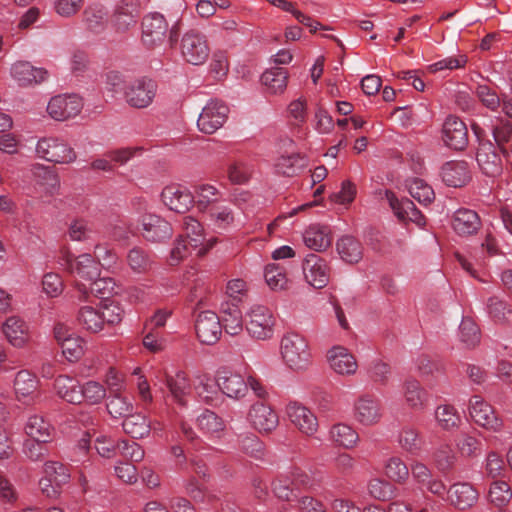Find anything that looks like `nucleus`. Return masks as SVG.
<instances>
[{"label": "nucleus", "instance_id": "nucleus-4", "mask_svg": "<svg viewBox=\"0 0 512 512\" xmlns=\"http://www.w3.org/2000/svg\"><path fill=\"white\" fill-rule=\"evenodd\" d=\"M310 475L301 468L294 467L284 474L279 475L271 484L274 495L283 501H291L301 488L311 485Z\"/></svg>", "mask_w": 512, "mask_h": 512}, {"label": "nucleus", "instance_id": "nucleus-35", "mask_svg": "<svg viewBox=\"0 0 512 512\" xmlns=\"http://www.w3.org/2000/svg\"><path fill=\"white\" fill-rule=\"evenodd\" d=\"M222 330L231 336L239 335L243 331V317L239 307L234 303L222 304Z\"/></svg>", "mask_w": 512, "mask_h": 512}, {"label": "nucleus", "instance_id": "nucleus-49", "mask_svg": "<svg viewBox=\"0 0 512 512\" xmlns=\"http://www.w3.org/2000/svg\"><path fill=\"white\" fill-rule=\"evenodd\" d=\"M435 420L443 430L458 428L461 423V417L457 410L449 404L439 405L435 409Z\"/></svg>", "mask_w": 512, "mask_h": 512}, {"label": "nucleus", "instance_id": "nucleus-57", "mask_svg": "<svg viewBox=\"0 0 512 512\" xmlns=\"http://www.w3.org/2000/svg\"><path fill=\"white\" fill-rule=\"evenodd\" d=\"M127 263L135 273H145L151 268L152 260L142 248L134 247L127 254Z\"/></svg>", "mask_w": 512, "mask_h": 512}, {"label": "nucleus", "instance_id": "nucleus-12", "mask_svg": "<svg viewBox=\"0 0 512 512\" xmlns=\"http://www.w3.org/2000/svg\"><path fill=\"white\" fill-rule=\"evenodd\" d=\"M83 108L82 99L76 94L57 95L47 105L48 114L57 121L77 116Z\"/></svg>", "mask_w": 512, "mask_h": 512}, {"label": "nucleus", "instance_id": "nucleus-44", "mask_svg": "<svg viewBox=\"0 0 512 512\" xmlns=\"http://www.w3.org/2000/svg\"><path fill=\"white\" fill-rule=\"evenodd\" d=\"M306 166V159L300 153L292 152L289 155H281L276 163L275 170L278 174L284 176H294Z\"/></svg>", "mask_w": 512, "mask_h": 512}, {"label": "nucleus", "instance_id": "nucleus-48", "mask_svg": "<svg viewBox=\"0 0 512 512\" xmlns=\"http://www.w3.org/2000/svg\"><path fill=\"white\" fill-rule=\"evenodd\" d=\"M422 439L419 431L411 426H404L398 434V444L406 452L417 455L422 448Z\"/></svg>", "mask_w": 512, "mask_h": 512}, {"label": "nucleus", "instance_id": "nucleus-37", "mask_svg": "<svg viewBox=\"0 0 512 512\" xmlns=\"http://www.w3.org/2000/svg\"><path fill=\"white\" fill-rule=\"evenodd\" d=\"M124 432L134 439L147 437L151 432V423L142 413H130L122 422Z\"/></svg>", "mask_w": 512, "mask_h": 512}, {"label": "nucleus", "instance_id": "nucleus-51", "mask_svg": "<svg viewBox=\"0 0 512 512\" xmlns=\"http://www.w3.org/2000/svg\"><path fill=\"white\" fill-rule=\"evenodd\" d=\"M195 197L199 210L206 212L211 204L221 198V192L215 186L203 183L196 187Z\"/></svg>", "mask_w": 512, "mask_h": 512}, {"label": "nucleus", "instance_id": "nucleus-39", "mask_svg": "<svg viewBox=\"0 0 512 512\" xmlns=\"http://www.w3.org/2000/svg\"><path fill=\"white\" fill-rule=\"evenodd\" d=\"M336 248L340 258L347 263H358L363 257L362 244L353 236H342L338 239Z\"/></svg>", "mask_w": 512, "mask_h": 512}, {"label": "nucleus", "instance_id": "nucleus-28", "mask_svg": "<svg viewBox=\"0 0 512 512\" xmlns=\"http://www.w3.org/2000/svg\"><path fill=\"white\" fill-rule=\"evenodd\" d=\"M479 122V120H477ZM485 123L482 125L485 127H490L493 139L496 143V147L500 150L501 153H506L505 144L508 143L512 139V123L508 120L502 118H486L483 117L480 120V123Z\"/></svg>", "mask_w": 512, "mask_h": 512}, {"label": "nucleus", "instance_id": "nucleus-8", "mask_svg": "<svg viewBox=\"0 0 512 512\" xmlns=\"http://www.w3.org/2000/svg\"><path fill=\"white\" fill-rule=\"evenodd\" d=\"M229 108L219 100H210L202 109L197 127L205 134H213L220 129L228 118Z\"/></svg>", "mask_w": 512, "mask_h": 512}, {"label": "nucleus", "instance_id": "nucleus-5", "mask_svg": "<svg viewBox=\"0 0 512 512\" xmlns=\"http://www.w3.org/2000/svg\"><path fill=\"white\" fill-rule=\"evenodd\" d=\"M36 153L40 158L58 164L72 163L76 159L74 149L56 137L41 138L37 142Z\"/></svg>", "mask_w": 512, "mask_h": 512}, {"label": "nucleus", "instance_id": "nucleus-38", "mask_svg": "<svg viewBox=\"0 0 512 512\" xmlns=\"http://www.w3.org/2000/svg\"><path fill=\"white\" fill-rule=\"evenodd\" d=\"M77 323L88 332H100L104 328L100 307L92 305L81 306L77 313Z\"/></svg>", "mask_w": 512, "mask_h": 512}, {"label": "nucleus", "instance_id": "nucleus-36", "mask_svg": "<svg viewBox=\"0 0 512 512\" xmlns=\"http://www.w3.org/2000/svg\"><path fill=\"white\" fill-rule=\"evenodd\" d=\"M165 382L173 400L184 406L186 404L185 398L191 390L186 374L183 371H178L175 375H167Z\"/></svg>", "mask_w": 512, "mask_h": 512}, {"label": "nucleus", "instance_id": "nucleus-54", "mask_svg": "<svg viewBox=\"0 0 512 512\" xmlns=\"http://www.w3.org/2000/svg\"><path fill=\"white\" fill-rule=\"evenodd\" d=\"M367 490L372 498L387 501L393 497L395 487L389 481L376 477L368 481Z\"/></svg>", "mask_w": 512, "mask_h": 512}, {"label": "nucleus", "instance_id": "nucleus-41", "mask_svg": "<svg viewBox=\"0 0 512 512\" xmlns=\"http://www.w3.org/2000/svg\"><path fill=\"white\" fill-rule=\"evenodd\" d=\"M287 80V71L279 67L267 69L261 76V82L270 94L283 93L287 87Z\"/></svg>", "mask_w": 512, "mask_h": 512}, {"label": "nucleus", "instance_id": "nucleus-29", "mask_svg": "<svg viewBox=\"0 0 512 512\" xmlns=\"http://www.w3.org/2000/svg\"><path fill=\"white\" fill-rule=\"evenodd\" d=\"M303 241L314 251H324L332 242L330 228L326 225L312 224L304 231Z\"/></svg>", "mask_w": 512, "mask_h": 512}, {"label": "nucleus", "instance_id": "nucleus-40", "mask_svg": "<svg viewBox=\"0 0 512 512\" xmlns=\"http://www.w3.org/2000/svg\"><path fill=\"white\" fill-rule=\"evenodd\" d=\"M139 11L132 3H122L115 11L113 26L118 32H126L137 23Z\"/></svg>", "mask_w": 512, "mask_h": 512}, {"label": "nucleus", "instance_id": "nucleus-58", "mask_svg": "<svg viewBox=\"0 0 512 512\" xmlns=\"http://www.w3.org/2000/svg\"><path fill=\"white\" fill-rule=\"evenodd\" d=\"M488 498L496 507L505 506L512 498L509 484L505 481H494L490 485Z\"/></svg>", "mask_w": 512, "mask_h": 512}, {"label": "nucleus", "instance_id": "nucleus-24", "mask_svg": "<svg viewBox=\"0 0 512 512\" xmlns=\"http://www.w3.org/2000/svg\"><path fill=\"white\" fill-rule=\"evenodd\" d=\"M451 225L458 235L470 236L480 229L481 220L476 211L461 208L454 212Z\"/></svg>", "mask_w": 512, "mask_h": 512}, {"label": "nucleus", "instance_id": "nucleus-42", "mask_svg": "<svg viewBox=\"0 0 512 512\" xmlns=\"http://www.w3.org/2000/svg\"><path fill=\"white\" fill-rule=\"evenodd\" d=\"M106 408L109 415L114 419L126 418L133 412L134 405L130 398L123 392L111 394L107 398Z\"/></svg>", "mask_w": 512, "mask_h": 512}, {"label": "nucleus", "instance_id": "nucleus-13", "mask_svg": "<svg viewBox=\"0 0 512 512\" xmlns=\"http://www.w3.org/2000/svg\"><path fill=\"white\" fill-rule=\"evenodd\" d=\"M442 139L451 149L462 151L469 143L466 124L455 115H449L442 126Z\"/></svg>", "mask_w": 512, "mask_h": 512}, {"label": "nucleus", "instance_id": "nucleus-27", "mask_svg": "<svg viewBox=\"0 0 512 512\" xmlns=\"http://www.w3.org/2000/svg\"><path fill=\"white\" fill-rule=\"evenodd\" d=\"M385 197L399 220H409L418 224L423 220V216L411 200L407 198L398 199L396 195L389 190H386Z\"/></svg>", "mask_w": 512, "mask_h": 512}, {"label": "nucleus", "instance_id": "nucleus-64", "mask_svg": "<svg viewBox=\"0 0 512 512\" xmlns=\"http://www.w3.org/2000/svg\"><path fill=\"white\" fill-rule=\"evenodd\" d=\"M434 461L439 471L446 472L454 466L456 455L449 445H442L435 451Z\"/></svg>", "mask_w": 512, "mask_h": 512}, {"label": "nucleus", "instance_id": "nucleus-47", "mask_svg": "<svg viewBox=\"0 0 512 512\" xmlns=\"http://www.w3.org/2000/svg\"><path fill=\"white\" fill-rule=\"evenodd\" d=\"M198 428L206 435L219 437L225 430V422L215 412L203 411L197 417Z\"/></svg>", "mask_w": 512, "mask_h": 512}, {"label": "nucleus", "instance_id": "nucleus-18", "mask_svg": "<svg viewBox=\"0 0 512 512\" xmlns=\"http://www.w3.org/2000/svg\"><path fill=\"white\" fill-rule=\"evenodd\" d=\"M355 420L363 426H373L382 418L379 400L370 395L360 396L354 403Z\"/></svg>", "mask_w": 512, "mask_h": 512}, {"label": "nucleus", "instance_id": "nucleus-11", "mask_svg": "<svg viewBox=\"0 0 512 512\" xmlns=\"http://www.w3.org/2000/svg\"><path fill=\"white\" fill-rule=\"evenodd\" d=\"M195 331L201 343L206 345L217 343L222 335L219 316L210 310L200 312L195 321Z\"/></svg>", "mask_w": 512, "mask_h": 512}, {"label": "nucleus", "instance_id": "nucleus-6", "mask_svg": "<svg viewBox=\"0 0 512 512\" xmlns=\"http://www.w3.org/2000/svg\"><path fill=\"white\" fill-rule=\"evenodd\" d=\"M180 50L185 61L192 65L204 64L210 54L205 35L195 30H190L183 35Z\"/></svg>", "mask_w": 512, "mask_h": 512}, {"label": "nucleus", "instance_id": "nucleus-63", "mask_svg": "<svg viewBox=\"0 0 512 512\" xmlns=\"http://www.w3.org/2000/svg\"><path fill=\"white\" fill-rule=\"evenodd\" d=\"M478 99L489 110L496 111L501 105V98L491 87L485 84L478 85L475 91Z\"/></svg>", "mask_w": 512, "mask_h": 512}, {"label": "nucleus", "instance_id": "nucleus-2", "mask_svg": "<svg viewBox=\"0 0 512 512\" xmlns=\"http://www.w3.org/2000/svg\"><path fill=\"white\" fill-rule=\"evenodd\" d=\"M284 364L293 371H305L311 364V351L307 339L296 332L286 333L280 342Z\"/></svg>", "mask_w": 512, "mask_h": 512}, {"label": "nucleus", "instance_id": "nucleus-14", "mask_svg": "<svg viewBox=\"0 0 512 512\" xmlns=\"http://www.w3.org/2000/svg\"><path fill=\"white\" fill-rule=\"evenodd\" d=\"M142 236L149 242L161 243L173 235L172 225L156 214H145L141 219Z\"/></svg>", "mask_w": 512, "mask_h": 512}, {"label": "nucleus", "instance_id": "nucleus-43", "mask_svg": "<svg viewBox=\"0 0 512 512\" xmlns=\"http://www.w3.org/2000/svg\"><path fill=\"white\" fill-rule=\"evenodd\" d=\"M330 439L339 446L346 449L353 448L358 440V433L349 425L338 423L333 425L329 431Z\"/></svg>", "mask_w": 512, "mask_h": 512}, {"label": "nucleus", "instance_id": "nucleus-33", "mask_svg": "<svg viewBox=\"0 0 512 512\" xmlns=\"http://www.w3.org/2000/svg\"><path fill=\"white\" fill-rule=\"evenodd\" d=\"M234 213L228 206H214L207 210L208 226L217 233L229 230L234 224Z\"/></svg>", "mask_w": 512, "mask_h": 512}, {"label": "nucleus", "instance_id": "nucleus-52", "mask_svg": "<svg viewBox=\"0 0 512 512\" xmlns=\"http://www.w3.org/2000/svg\"><path fill=\"white\" fill-rule=\"evenodd\" d=\"M456 447L463 457H477L482 453V442L474 435L461 433L455 440Z\"/></svg>", "mask_w": 512, "mask_h": 512}, {"label": "nucleus", "instance_id": "nucleus-62", "mask_svg": "<svg viewBox=\"0 0 512 512\" xmlns=\"http://www.w3.org/2000/svg\"><path fill=\"white\" fill-rule=\"evenodd\" d=\"M487 312L496 321L506 322L509 315H512V309L507 303L496 296H492L487 301Z\"/></svg>", "mask_w": 512, "mask_h": 512}, {"label": "nucleus", "instance_id": "nucleus-3", "mask_svg": "<svg viewBox=\"0 0 512 512\" xmlns=\"http://www.w3.org/2000/svg\"><path fill=\"white\" fill-rule=\"evenodd\" d=\"M276 318L267 306L254 304L246 312V331L258 341H267L275 333Z\"/></svg>", "mask_w": 512, "mask_h": 512}, {"label": "nucleus", "instance_id": "nucleus-25", "mask_svg": "<svg viewBox=\"0 0 512 512\" xmlns=\"http://www.w3.org/2000/svg\"><path fill=\"white\" fill-rule=\"evenodd\" d=\"M241 374L225 372L218 377L217 384L224 395L231 399L240 400L248 393V384Z\"/></svg>", "mask_w": 512, "mask_h": 512}, {"label": "nucleus", "instance_id": "nucleus-22", "mask_svg": "<svg viewBox=\"0 0 512 512\" xmlns=\"http://www.w3.org/2000/svg\"><path fill=\"white\" fill-rule=\"evenodd\" d=\"M330 368L339 375H353L358 364L352 353L343 346H334L327 353Z\"/></svg>", "mask_w": 512, "mask_h": 512}, {"label": "nucleus", "instance_id": "nucleus-10", "mask_svg": "<svg viewBox=\"0 0 512 512\" xmlns=\"http://www.w3.org/2000/svg\"><path fill=\"white\" fill-rule=\"evenodd\" d=\"M61 265L72 275L89 283L100 274L98 263L91 254L84 253L77 257L67 254L62 258Z\"/></svg>", "mask_w": 512, "mask_h": 512}, {"label": "nucleus", "instance_id": "nucleus-60", "mask_svg": "<svg viewBox=\"0 0 512 512\" xmlns=\"http://www.w3.org/2000/svg\"><path fill=\"white\" fill-rule=\"evenodd\" d=\"M408 191L410 195L422 204H429L434 199L433 189L422 179H412L408 184Z\"/></svg>", "mask_w": 512, "mask_h": 512}, {"label": "nucleus", "instance_id": "nucleus-19", "mask_svg": "<svg viewBox=\"0 0 512 512\" xmlns=\"http://www.w3.org/2000/svg\"><path fill=\"white\" fill-rule=\"evenodd\" d=\"M161 198L169 210L176 213L187 212L194 203V196L186 188L178 184L166 186L161 193Z\"/></svg>", "mask_w": 512, "mask_h": 512}, {"label": "nucleus", "instance_id": "nucleus-61", "mask_svg": "<svg viewBox=\"0 0 512 512\" xmlns=\"http://www.w3.org/2000/svg\"><path fill=\"white\" fill-rule=\"evenodd\" d=\"M81 402L86 401L91 405H96L102 402L106 397V388L97 381H88L81 386Z\"/></svg>", "mask_w": 512, "mask_h": 512}, {"label": "nucleus", "instance_id": "nucleus-45", "mask_svg": "<svg viewBox=\"0 0 512 512\" xmlns=\"http://www.w3.org/2000/svg\"><path fill=\"white\" fill-rule=\"evenodd\" d=\"M385 475L391 481L404 484L409 478V467L399 456L388 457L383 464Z\"/></svg>", "mask_w": 512, "mask_h": 512}, {"label": "nucleus", "instance_id": "nucleus-56", "mask_svg": "<svg viewBox=\"0 0 512 512\" xmlns=\"http://www.w3.org/2000/svg\"><path fill=\"white\" fill-rule=\"evenodd\" d=\"M183 229L186 232L187 238L190 239L189 244L191 247L198 248L205 244L204 229L197 219L191 216L184 217Z\"/></svg>", "mask_w": 512, "mask_h": 512}, {"label": "nucleus", "instance_id": "nucleus-15", "mask_svg": "<svg viewBox=\"0 0 512 512\" xmlns=\"http://www.w3.org/2000/svg\"><path fill=\"white\" fill-rule=\"evenodd\" d=\"M303 273L306 281L314 288L325 287L330 279V268L327 262L316 254H308L303 262Z\"/></svg>", "mask_w": 512, "mask_h": 512}, {"label": "nucleus", "instance_id": "nucleus-26", "mask_svg": "<svg viewBox=\"0 0 512 512\" xmlns=\"http://www.w3.org/2000/svg\"><path fill=\"white\" fill-rule=\"evenodd\" d=\"M10 73L13 79L22 86L41 83L47 77L46 70L34 67L26 61L14 63L10 69Z\"/></svg>", "mask_w": 512, "mask_h": 512}, {"label": "nucleus", "instance_id": "nucleus-46", "mask_svg": "<svg viewBox=\"0 0 512 512\" xmlns=\"http://www.w3.org/2000/svg\"><path fill=\"white\" fill-rule=\"evenodd\" d=\"M38 380L36 376L29 371L22 370L16 374L14 380V389L18 400L25 398L33 399V395L37 389Z\"/></svg>", "mask_w": 512, "mask_h": 512}, {"label": "nucleus", "instance_id": "nucleus-1", "mask_svg": "<svg viewBox=\"0 0 512 512\" xmlns=\"http://www.w3.org/2000/svg\"><path fill=\"white\" fill-rule=\"evenodd\" d=\"M476 119L470 123L472 132L478 140L476 160L481 171L488 177H497L503 171L502 158L499 149L488 139V132Z\"/></svg>", "mask_w": 512, "mask_h": 512}, {"label": "nucleus", "instance_id": "nucleus-34", "mask_svg": "<svg viewBox=\"0 0 512 512\" xmlns=\"http://www.w3.org/2000/svg\"><path fill=\"white\" fill-rule=\"evenodd\" d=\"M54 388L57 395L63 400L72 404L81 403V385L77 379L60 375L55 380Z\"/></svg>", "mask_w": 512, "mask_h": 512}, {"label": "nucleus", "instance_id": "nucleus-17", "mask_svg": "<svg viewBox=\"0 0 512 512\" xmlns=\"http://www.w3.org/2000/svg\"><path fill=\"white\" fill-rule=\"evenodd\" d=\"M168 30V24L160 13H150L142 21V41L147 47L161 44Z\"/></svg>", "mask_w": 512, "mask_h": 512}, {"label": "nucleus", "instance_id": "nucleus-9", "mask_svg": "<svg viewBox=\"0 0 512 512\" xmlns=\"http://www.w3.org/2000/svg\"><path fill=\"white\" fill-rule=\"evenodd\" d=\"M469 413L474 422L486 430L498 432L502 428V420L496 415L494 408L479 395L471 397Z\"/></svg>", "mask_w": 512, "mask_h": 512}, {"label": "nucleus", "instance_id": "nucleus-32", "mask_svg": "<svg viewBox=\"0 0 512 512\" xmlns=\"http://www.w3.org/2000/svg\"><path fill=\"white\" fill-rule=\"evenodd\" d=\"M2 331L7 340L15 347H22L28 341L27 324L18 316H10L2 325Z\"/></svg>", "mask_w": 512, "mask_h": 512}, {"label": "nucleus", "instance_id": "nucleus-7", "mask_svg": "<svg viewBox=\"0 0 512 512\" xmlns=\"http://www.w3.org/2000/svg\"><path fill=\"white\" fill-rule=\"evenodd\" d=\"M156 93V82L150 78L142 77L129 82L125 86L124 97L131 107L142 109L152 103Z\"/></svg>", "mask_w": 512, "mask_h": 512}, {"label": "nucleus", "instance_id": "nucleus-23", "mask_svg": "<svg viewBox=\"0 0 512 512\" xmlns=\"http://www.w3.org/2000/svg\"><path fill=\"white\" fill-rule=\"evenodd\" d=\"M478 498V491L467 482L454 483L448 489L447 500L459 510L471 508Z\"/></svg>", "mask_w": 512, "mask_h": 512}, {"label": "nucleus", "instance_id": "nucleus-20", "mask_svg": "<svg viewBox=\"0 0 512 512\" xmlns=\"http://www.w3.org/2000/svg\"><path fill=\"white\" fill-rule=\"evenodd\" d=\"M248 421L256 430L265 433L273 431L279 424L278 415L262 402H256L250 407Z\"/></svg>", "mask_w": 512, "mask_h": 512}, {"label": "nucleus", "instance_id": "nucleus-21", "mask_svg": "<svg viewBox=\"0 0 512 512\" xmlns=\"http://www.w3.org/2000/svg\"><path fill=\"white\" fill-rule=\"evenodd\" d=\"M442 181L449 187L460 188L472 178L468 163L465 161H448L441 167Z\"/></svg>", "mask_w": 512, "mask_h": 512}, {"label": "nucleus", "instance_id": "nucleus-55", "mask_svg": "<svg viewBox=\"0 0 512 512\" xmlns=\"http://www.w3.org/2000/svg\"><path fill=\"white\" fill-rule=\"evenodd\" d=\"M264 277L272 290L284 289L288 282L285 268L275 263H270L265 267Z\"/></svg>", "mask_w": 512, "mask_h": 512}, {"label": "nucleus", "instance_id": "nucleus-31", "mask_svg": "<svg viewBox=\"0 0 512 512\" xmlns=\"http://www.w3.org/2000/svg\"><path fill=\"white\" fill-rule=\"evenodd\" d=\"M87 287L84 283L75 282V289L79 293L80 299H85L90 293L99 298H107L115 291V281L110 277H96Z\"/></svg>", "mask_w": 512, "mask_h": 512}, {"label": "nucleus", "instance_id": "nucleus-30", "mask_svg": "<svg viewBox=\"0 0 512 512\" xmlns=\"http://www.w3.org/2000/svg\"><path fill=\"white\" fill-rule=\"evenodd\" d=\"M405 404L412 410H423L428 402V393L416 379H407L402 387Z\"/></svg>", "mask_w": 512, "mask_h": 512}, {"label": "nucleus", "instance_id": "nucleus-16", "mask_svg": "<svg viewBox=\"0 0 512 512\" xmlns=\"http://www.w3.org/2000/svg\"><path fill=\"white\" fill-rule=\"evenodd\" d=\"M286 414L291 423L303 434L313 436L318 431V419L307 407L297 402L286 406Z\"/></svg>", "mask_w": 512, "mask_h": 512}, {"label": "nucleus", "instance_id": "nucleus-53", "mask_svg": "<svg viewBox=\"0 0 512 512\" xmlns=\"http://www.w3.org/2000/svg\"><path fill=\"white\" fill-rule=\"evenodd\" d=\"M25 431L30 438L40 441H49L51 426L43 419V417L34 415L29 417L25 426Z\"/></svg>", "mask_w": 512, "mask_h": 512}, {"label": "nucleus", "instance_id": "nucleus-50", "mask_svg": "<svg viewBox=\"0 0 512 512\" xmlns=\"http://www.w3.org/2000/svg\"><path fill=\"white\" fill-rule=\"evenodd\" d=\"M84 21L87 29L93 33H99L106 26L107 12L102 6H89L84 11Z\"/></svg>", "mask_w": 512, "mask_h": 512}, {"label": "nucleus", "instance_id": "nucleus-59", "mask_svg": "<svg viewBox=\"0 0 512 512\" xmlns=\"http://www.w3.org/2000/svg\"><path fill=\"white\" fill-rule=\"evenodd\" d=\"M459 338L467 347H474L480 342V330L472 319H462L459 326Z\"/></svg>", "mask_w": 512, "mask_h": 512}]
</instances>
